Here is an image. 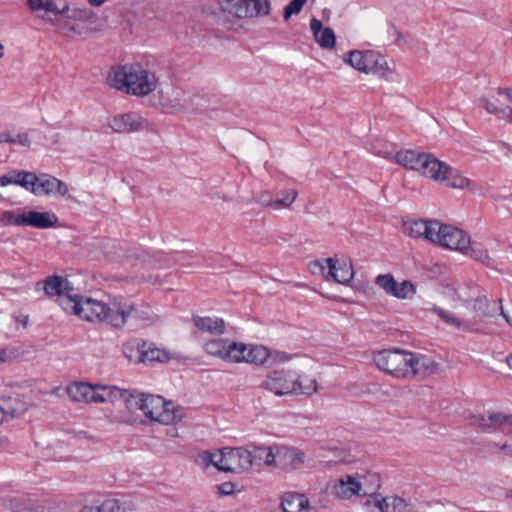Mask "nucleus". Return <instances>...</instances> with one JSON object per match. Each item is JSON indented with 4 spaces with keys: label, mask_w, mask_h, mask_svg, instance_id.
<instances>
[{
    "label": "nucleus",
    "mask_w": 512,
    "mask_h": 512,
    "mask_svg": "<svg viewBox=\"0 0 512 512\" xmlns=\"http://www.w3.org/2000/svg\"><path fill=\"white\" fill-rule=\"evenodd\" d=\"M402 232L410 238L427 241L434 246L460 253L479 262L489 259L487 249L481 243L472 241L466 231L437 219L407 220L402 224Z\"/></svg>",
    "instance_id": "1"
},
{
    "label": "nucleus",
    "mask_w": 512,
    "mask_h": 512,
    "mask_svg": "<svg viewBox=\"0 0 512 512\" xmlns=\"http://www.w3.org/2000/svg\"><path fill=\"white\" fill-rule=\"evenodd\" d=\"M107 83L125 94L145 97L158 88V77L139 63H126L111 68Z\"/></svg>",
    "instance_id": "2"
},
{
    "label": "nucleus",
    "mask_w": 512,
    "mask_h": 512,
    "mask_svg": "<svg viewBox=\"0 0 512 512\" xmlns=\"http://www.w3.org/2000/svg\"><path fill=\"white\" fill-rule=\"evenodd\" d=\"M307 270L327 283L340 286H350L355 277L353 260L349 255L340 252L309 261Z\"/></svg>",
    "instance_id": "3"
},
{
    "label": "nucleus",
    "mask_w": 512,
    "mask_h": 512,
    "mask_svg": "<svg viewBox=\"0 0 512 512\" xmlns=\"http://www.w3.org/2000/svg\"><path fill=\"white\" fill-rule=\"evenodd\" d=\"M419 175L450 189L470 193L478 191V185L474 180L431 153L426 154Z\"/></svg>",
    "instance_id": "4"
},
{
    "label": "nucleus",
    "mask_w": 512,
    "mask_h": 512,
    "mask_svg": "<svg viewBox=\"0 0 512 512\" xmlns=\"http://www.w3.org/2000/svg\"><path fill=\"white\" fill-rule=\"evenodd\" d=\"M342 61L353 70L365 75H377L392 82L398 74L396 66L386 56L373 49H353L343 54Z\"/></svg>",
    "instance_id": "5"
},
{
    "label": "nucleus",
    "mask_w": 512,
    "mask_h": 512,
    "mask_svg": "<svg viewBox=\"0 0 512 512\" xmlns=\"http://www.w3.org/2000/svg\"><path fill=\"white\" fill-rule=\"evenodd\" d=\"M71 290H44L48 297H56V302L66 311L77 315L79 318L93 322L102 321L108 318L110 307L91 298H83L78 295H71Z\"/></svg>",
    "instance_id": "6"
},
{
    "label": "nucleus",
    "mask_w": 512,
    "mask_h": 512,
    "mask_svg": "<svg viewBox=\"0 0 512 512\" xmlns=\"http://www.w3.org/2000/svg\"><path fill=\"white\" fill-rule=\"evenodd\" d=\"M412 352L393 348L373 352L372 361L385 374L398 380L410 381Z\"/></svg>",
    "instance_id": "7"
},
{
    "label": "nucleus",
    "mask_w": 512,
    "mask_h": 512,
    "mask_svg": "<svg viewBox=\"0 0 512 512\" xmlns=\"http://www.w3.org/2000/svg\"><path fill=\"white\" fill-rule=\"evenodd\" d=\"M291 395L311 396L318 392V374L314 361L307 356L295 355L291 361Z\"/></svg>",
    "instance_id": "8"
},
{
    "label": "nucleus",
    "mask_w": 512,
    "mask_h": 512,
    "mask_svg": "<svg viewBox=\"0 0 512 512\" xmlns=\"http://www.w3.org/2000/svg\"><path fill=\"white\" fill-rule=\"evenodd\" d=\"M202 460L206 465L212 464L219 471L241 472L251 468L253 456L243 448H224L216 452H204Z\"/></svg>",
    "instance_id": "9"
},
{
    "label": "nucleus",
    "mask_w": 512,
    "mask_h": 512,
    "mask_svg": "<svg viewBox=\"0 0 512 512\" xmlns=\"http://www.w3.org/2000/svg\"><path fill=\"white\" fill-rule=\"evenodd\" d=\"M144 415L164 425L174 424L184 417V409L158 395H146Z\"/></svg>",
    "instance_id": "10"
},
{
    "label": "nucleus",
    "mask_w": 512,
    "mask_h": 512,
    "mask_svg": "<svg viewBox=\"0 0 512 512\" xmlns=\"http://www.w3.org/2000/svg\"><path fill=\"white\" fill-rule=\"evenodd\" d=\"M292 368L291 363H286L284 366L274 369L266 373L263 377L258 379V388L263 394L274 396L291 395L292 387Z\"/></svg>",
    "instance_id": "11"
},
{
    "label": "nucleus",
    "mask_w": 512,
    "mask_h": 512,
    "mask_svg": "<svg viewBox=\"0 0 512 512\" xmlns=\"http://www.w3.org/2000/svg\"><path fill=\"white\" fill-rule=\"evenodd\" d=\"M26 4L32 13L44 11L46 14L53 15L55 19H50V23L58 26L66 35L78 33L76 28L69 23L70 17H67V14L70 11V6L68 3L59 6L57 0H27Z\"/></svg>",
    "instance_id": "12"
},
{
    "label": "nucleus",
    "mask_w": 512,
    "mask_h": 512,
    "mask_svg": "<svg viewBox=\"0 0 512 512\" xmlns=\"http://www.w3.org/2000/svg\"><path fill=\"white\" fill-rule=\"evenodd\" d=\"M110 386L91 385L85 382H74L67 386V394L74 402L104 403L109 401Z\"/></svg>",
    "instance_id": "13"
},
{
    "label": "nucleus",
    "mask_w": 512,
    "mask_h": 512,
    "mask_svg": "<svg viewBox=\"0 0 512 512\" xmlns=\"http://www.w3.org/2000/svg\"><path fill=\"white\" fill-rule=\"evenodd\" d=\"M294 358L295 355L267 346H258V379L286 363H291Z\"/></svg>",
    "instance_id": "14"
},
{
    "label": "nucleus",
    "mask_w": 512,
    "mask_h": 512,
    "mask_svg": "<svg viewBox=\"0 0 512 512\" xmlns=\"http://www.w3.org/2000/svg\"><path fill=\"white\" fill-rule=\"evenodd\" d=\"M223 19L231 24L244 20L252 15V5L256 0H214Z\"/></svg>",
    "instance_id": "15"
},
{
    "label": "nucleus",
    "mask_w": 512,
    "mask_h": 512,
    "mask_svg": "<svg viewBox=\"0 0 512 512\" xmlns=\"http://www.w3.org/2000/svg\"><path fill=\"white\" fill-rule=\"evenodd\" d=\"M382 158L393 161L406 170L419 174L427 152L417 149H401L396 153H379Z\"/></svg>",
    "instance_id": "16"
},
{
    "label": "nucleus",
    "mask_w": 512,
    "mask_h": 512,
    "mask_svg": "<svg viewBox=\"0 0 512 512\" xmlns=\"http://www.w3.org/2000/svg\"><path fill=\"white\" fill-rule=\"evenodd\" d=\"M30 190L33 194L38 196L58 194L66 196L68 194V186L61 180L50 175L37 176V180L32 181Z\"/></svg>",
    "instance_id": "17"
},
{
    "label": "nucleus",
    "mask_w": 512,
    "mask_h": 512,
    "mask_svg": "<svg viewBox=\"0 0 512 512\" xmlns=\"http://www.w3.org/2000/svg\"><path fill=\"white\" fill-rule=\"evenodd\" d=\"M143 118L135 113L119 114L108 120V126L116 133H132L144 128Z\"/></svg>",
    "instance_id": "18"
},
{
    "label": "nucleus",
    "mask_w": 512,
    "mask_h": 512,
    "mask_svg": "<svg viewBox=\"0 0 512 512\" xmlns=\"http://www.w3.org/2000/svg\"><path fill=\"white\" fill-rule=\"evenodd\" d=\"M145 399L146 395L138 393L137 391L122 390L115 386H110L109 389L108 402H113L114 400L122 401L126 409L130 412H135L136 410H141L143 412Z\"/></svg>",
    "instance_id": "19"
},
{
    "label": "nucleus",
    "mask_w": 512,
    "mask_h": 512,
    "mask_svg": "<svg viewBox=\"0 0 512 512\" xmlns=\"http://www.w3.org/2000/svg\"><path fill=\"white\" fill-rule=\"evenodd\" d=\"M360 484L355 475H343L335 480L332 486V493L341 500H350L360 496Z\"/></svg>",
    "instance_id": "20"
},
{
    "label": "nucleus",
    "mask_w": 512,
    "mask_h": 512,
    "mask_svg": "<svg viewBox=\"0 0 512 512\" xmlns=\"http://www.w3.org/2000/svg\"><path fill=\"white\" fill-rule=\"evenodd\" d=\"M411 362L410 381L423 378L439 371V363L424 355H418L412 352Z\"/></svg>",
    "instance_id": "21"
},
{
    "label": "nucleus",
    "mask_w": 512,
    "mask_h": 512,
    "mask_svg": "<svg viewBox=\"0 0 512 512\" xmlns=\"http://www.w3.org/2000/svg\"><path fill=\"white\" fill-rule=\"evenodd\" d=\"M366 503L379 512H405L408 506L406 500L394 495L382 497L378 494L368 498Z\"/></svg>",
    "instance_id": "22"
},
{
    "label": "nucleus",
    "mask_w": 512,
    "mask_h": 512,
    "mask_svg": "<svg viewBox=\"0 0 512 512\" xmlns=\"http://www.w3.org/2000/svg\"><path fill=\"white\" fill-rule=\"evenodd\" d=\"M310 29L315 42L325 50H333L336 47V35L329 27H324L316 18L310 20Z\"/></svg>",
    "instance_id": "23"
},
{
    "label": "nucleus",
    "mask_w": 512,
    "mask_h": 512,
    "mask_svg": "<svg viewBox=\"0 0 512 512\" xmlns=\"http://www.w3.org/2000/svg\"><path fill=\"white\" fill-rule=\"evenodd\" d=\"M479 425L489 431L512 434V415L492 413L480 419Z\"/></svg>",
    "instance_id": "24"
},
{
    "label": "nucleus",
    "mask_w": 512,
    "mask_h": 512,
    "mask_svg": "<svg viewBox=\"0 0 512 512\" xmlns=\"http://www.w3.org/2000/svg\"><path fill=\"white\" fill-rule=\"evenodd\" d=\"M58 224V217L53 212H24V226H31L38 229L55 227Z\"/></svg>",
    "instance_id": "25"
},
{
    "label": "nucleus",
    "mask_w": 512,
    "mask_h": 512,
    "mask_svg": "<svg viewBox=\"0 0 512 512\" xmlns=\"http://www.w3.org/2000/svg\"><path fill=\"white\" fill-rule=\"evenodd\" d=\"M280 505L283 512H309L310 510L308 498L296 492H285L281 497Z\"/></svg>",
    "instance_id": "26"
},
{
    "label": "nucleus",
    "mask_w": 512,
    "mask_h": 512,
    "mask_svg": "<svg viewBox=\"0 0 512 512\" xmlns=\"http://www.w3.org/2000/svg\"><path fill=\"white\" fill-rule=\"evenodd\" d=\"M37 180V175L23 170H11L8 173L1 176V186L5 187L8 185H19L26 190H30L32 181Z\"/></svg>",
    "instance_id": "27"
},
{
    "label": "nucleus",
    "mask_w": 512,
    "mask_h": 512,
    "mask_svg": "<svg viewBox=\"0 0 512 512\" xmlns=\"http://www.w3.org/2000/svg\"><path fill=\"white\" fill-rule=\"evenodd\" d=\"M256 356L253 349L243 343H236L229 340L224 360L230 362H255Z\"/></svg>",
    "instance_id": "28"
},
{
    "label": "nucleus",
    "mask_w": 512,
    "mask_h": 512,
    "mask_svg": "<svg viewBox=\"0 0 512 512\" xmlns=\"http://www.w3.org/2000/svg\"><path fill=\"white\" fill-rule=\"evenodd\" d=\"M357 482L360 484V496L371 498L378 495L376 491L381 486L380 475L376 472H367L365 474H356Z\"/></svg>",
    "instance_id": "29"
},
{
    "label": "nucleus",
    "mask_w": 512,
    "mask_h": 512,
    "mask_svg": "<svg viewBox=\"0 0 512 512\" xmlns=\"http://www.w3.org/2000/svg\"><path fill=\"white\" fill-rule=\"evenodd\" d=\"M145 340L140 338L130 339L122 344V353L125 358L134 364H143Z\"/></svg>",
    "instance_id": "30"
},
{
    "label": "nucleus",
    "mask_w": 512,
    "mask_h": 512,
    "mask_svg": "<svg viewBox=\"0 0 512 512\" xmlns=\"http://www.w3.org/2000/svg\"><path fill=\"white\" fill-rule=\"evenodd\" d=\"M279 454L282 455L281 463L284 465V468L289 467L293 470L300 469L307 462V456L305 452L299 449L282 447L279 450Z\"/></svg>",
    "instance_id": "31"
},
{
    "label": "nucleus",
    "mask_w": 512,
    "mask_h": 512,
    "mask_svg": "<svg viewBox=\"0 0 512 512\" xmlns=\"http://www.w3.org/2000/svg\"><path fill=\"white\" fill-rule=\"evenodd\" d=\"M23 403L13 397L0 398V423L20 416L24 412Z\"/></svg>",
    "instance_id": "32"
},
{
    "label": "nucleus",
    "mask_w": 512,
    "mask_h": 512,
    "mask_svg": "<svg viewBox=\"0 0 512 512\" xmlns=\"http://www.w3.org/2000/svg\"><path fill=\"white\" fill-rule=\"evenodd\" d=\"M279 446H265L258 447V462L269 468H282L284 465L281 463L282 455L279 454Z\"/></svg>",
    "instance_id": "33"
},
{
    "label": "nucleus",
    "mask_w": 512,
    "mask_h": 512,
    "mask_svg": "<svg viewBox=\"0 0 512 512\" xmlns=\"http://www.w3.org/2000/svg\"><path fill=\"white\" fill-rule=\"evenodd\" d=\"M298 193L295 189H286L281 191L275 198L263 201V205L273 210L287 209L297 199Z\"/></svg>",
    "instance_id": "34"
},
{
    "label": "nucleus",
    "mask_w": 512,
    "mask_h": 512,
    "mask_svg": "<svg viewBox=\"0 0 512 512\" xmlns=\"http://www.w3.org/2000/svg\"><path fill=\"white\" fill-rule=\"evenodd\" d=\"M194 325L203 332L211 334H222L225 330V322L221 318L212 319L210 317L193 318Z\"/></svg>",
    "instance_id": "35"
},
{
    "label": "nucleus",
    "mask_w": 512,
    "mask_h": 512,
    "mask_svg": "<svg viewBox=\"0 0 512 512\" xmlns=\"http://www.w3.org/2000/svg\"><path fill=\"white\" fill-rule=\"evenodd\" d=\"M321 296L329 301L339 304H353L358 302L355 290H326Z\"/></svg>",
    "instance_id": "36"
},
{
    "label": "nucleus",
    "mask_w": 512,
    "mask_h": 512,
    "mask_svg": "<svg viewBox=\"0 0 512 512\" xmlns=\"http://www.w3.org/2000/svg\"><path fill=\"white\" fill-rule=\"evenodd\" d=\"M168 353L162 349L155 347L152 343L145 341L143 364H152L155 362L168 361Z\"/></svg>",
    "instance_id": "37"
},
{
    "label": "nucleus",
    "mask_w": 512,
    "mask_h": 512,
    "mask_svg": "<svg viewBox=\"0 0 512 512\" xmlns=\"http://www.w3.org/2000/svg\"><path fill=\"white\" fill-rule=\"evenodd\" d=\"M482 106L488 113L502 115L503 117L509 110V107L497 95L483 99Z\"/></svg>",
    "instance_id": "38"
},
{
    "label": "nucleus",
    "mask_w": 512,
    "mask_h": 512,
    "mask_svg": "<svg viewBox=\"0 0 512 512\" xmlns=\"http://www.w3.org/2000/svg\"><path fill=\"white\" fill-rule=\"evenodd\" d=\"M136 312L137 309L134 305H128L123 308H119L115 314H111L110 311L107 319L110 320V323L114 327H122L127 322V319Z\"/></svg>",
    "instance_id": "39"
},
{
    "label": "nucleus",
    "mask_w": 512,
    "mask_h": 512,
    "mask_svg": "<svg viewBox=\"0 0 512 512\" xmlns=\"http://www.w3.org/2000/svg\"><path fill=\"white\" fill-rule=\"evenodd\" d=\"M134 508L131 503H121L117 499H107L98 505V512H132Z\"/></svg>",
    "instance_id": "40"
},
{
    "label": "nucleus",
    "mask_w": 512,
    "mask_h": 512,
    "mask_svg": "<svg viewBox=\"0 0 512 512\" xmlns=\"http://www.w3.org/2000/svg\"><path fill=\"white\" fill-rule=\"evenodd\" d=\"M228 343L229 340L226 339H212L205 344L204 349L208 354L224 360Z\"/></svg>",
    "instance_id": "41"
},
{
    "label": "nucleus",
    "mask_w": 512,
    "mask_h": 512,
    "mask_svg": "<svg viewBox=\"0 0 512 512\" xmlns=\"http://www.w3.org/2000/svg\"><path fill=\"white\" fill-rule=\"evenodd\" d=\"M41 285H43L42 288H70V283L67 277L59 275H52L43 281H39L36 288H40Z\"/></svg>",
    "instance_id": "42"
},
{
    "label": "nucleus",
    "mask_w": 512,
    "mask_h": 512,
    "mask_svg": "<svg viewBox=\"0 0 512 512\" xmlns=\"http://www.w3.org/2000/svg\"><path fill=\"white\" fill-rule=\"evenodd\" d=\"M0 220L5 225L24 226V212L16 214L10 210L4 211L0 216Z\"/></svg>",
    "instance_id": "43"
},
{
    "label": "nucleus",
    "mask_w": 512,
    "mask_h": 512,
    "mask_svg": "<svg viewBox=\"0 0 512 512\" xmlns=\"http://www.w3.org/2000/svg\"><path fill=\"white\" fill-rule=\"evenodd\" d=\"M464 305L482 315H486L489 313V302L485 297H476L473 301L465 300Z\"/></svg>",
    "instance_id": "44"
},
{
    "label": "nucleus",
    "mask_w": 512,
    "mask_h": 512,
    "mask_svg": "<svg viewBox=\"0 0 512 512\" xmlns=\"http://www.w3.org/2000/svg\"><path fill=\"white\" fill-rule=\"evenodd\" d=\"M308 0H292L285 8L283 17L288 21L293 15H298Z\"/></svg>",
    "instance_id": "45"
},
{
    "label": "nucleus",
    "mask_w": 512,
    "mask_h": 512,
    "mask_svg": "<svg viewBox=\"0 0 512 512\" xmlns=\"http://www.w3.org/2000/svg\"><path fill=\"white\" fill-rule=\"evenodd\" d=\"M375 284L379 288H396L397 281L394 276L390 273L380 274L375 279Z\"/></svg>",
    "instance_id": "46"
},
{
    "label": "nucleus",
    "mask_w": 512,
    "mask_h": 512,
    "mask_svg": "<svg viewBox=\"0 0 512 512\" xmlns=\"http://www.w3.org/2000/svg\"><path fill=\"white\" fill-rule=\"evenodd\" d=\"M434 311L441 317L443 321H445L447 324L455 326L457 328L461 327V322L452 314L448 313L447 311L443 309H437L435 308Z\"/></svg>",
    "instance_id": "47"
},
{
    "label": "nucleus",
    "mask_w": 512,
    "mask_h": 512,
    "mask_svg": "<svg viewBox=\"0 0 512 512\" xmlns=\"http://www.w3.org/2000/svg\"><path fill=\"white\" fill-rule=\"evenodd\" d=\"M391 297L398 299H412L415 290H385Z\"/></svg>",
    "instance_id": "48"
},
{
    "label": "nucleus",
    "mask_w": 512,
    "mask_h": 512,
    "mask_svg": "<svg viewBox=\"0 0 512 512\" xmlns=\"http://www.w3.org/2000/svg\"><path fill=\"white\" fill-rule=\"evenodd\" d=\"M220 495H230L234 491V485L231 482H225L217 486Z\"/></svg>",
    "instance_id": "49"
},
{
    "label": "nucleus",
    "mask_w": 512,
    "mask_h": 512,
    "mask_svg": "<svg viewBox=\"0 0 512 512\" xmlns=\"http://www.w3.org/2000/svg\"><path fill=\"white\" fill-rule=\"evenodd\" d=\"M270 12V3L268 0H258V15H268Z\"/></svg>",
    "instance_id": "50"
},
{
    "label": "nucleus",
    "mask_w": 512,
    "mask_h": 512,
    "mask_svg": "<svg viewBox=\"0 0 512 512\" xmlns=\"http://www.w3.org/2000/svg\"><path fill=\"white\" fill-rule=\"evenodd\" d=\"M497 96L504 102H512V91L511 89H500Z\"/></svg>",
    "instance_id": "51"
},
{
    "label": "nucleus",
    "mask_w": 512,
    "mask_h": 512,
    "mask_svg": "<svg viewBox=\"0 0 512 512\" xmlns=\"http://www.w3.org/2000/svg\"><path fill=\"white\" fill-rule=\"evenodd\" d=\"M15 139H16V143H18L22 146H25V147H29L31 144V141H30L27 133L18 134Z\"/></svg>",
    "instance_id": "52"
},
{
    "label": "nucleus",
    "mask_w": 512,
    "mask_h": 512,
    "mask_svg": "<svg viewBox=\"0 0 512 512\" xmlns=\"http://www.w3.org/2000/svg\"><path fill=\"white\" fill-rule=\"evenodd\" d=\"M2 136H3L2 143L3 142L16 143V139L14 137H12L9 133H2Z\"/></svg>",
    "instance_id": "53"
},
{
    "label": "nucleus",
    "mask_w": 512,
    "mask_h": 512,
    "mask_svg": "<svg viewBox=\"0 0 512 512\" xmlns=\"http://www.w3.org/2000/svg\"><path fill=\"white\" fill-rule=\"evenodd\" d=\"M16 321L21 323L23 326H27L29 317L28 315H20L16 318Z\"/></svg>",
    "instance_id": "54"
},
{
    "label": "nucleus",
    "mask_w": 512,
    "mask_h": 512,
    "mask_svg": "<svg viewBox=\"0 0 512 512\" xmlns=\"http://www.w3.org/2000/svg\"><path fill=\"white\" fill-rule=\"evenodd\" d=\"M80 512H98V506L85 505Z\"/></svg>",
    "instance_id": "55"
},
{
    "label": "nucleus",
    "mask_w": 512,
    "mask_h": 512,
    "mask_svg": "<svg viewBox=\"0 0 512 512\" xmlns=\"http://www.w3.org/2000/svg\"><path fill=\"white\" fill-rule=\"evenodd\" d=\"M400 288H414V285L410 281L405 280L400 284Z\"/></svg>",
    "instance_id": "56"
},
{
    "label": "nucleus",
    "mask_w": 512,
    "mask_h": 512,
    "mask_svg": "<svg viewBox=\"0 0 512 512\" xmlns=\"http://www.w3.org/2000/svg\"><path fill=\"white\" fill-rule=\"evenodd\" d=\"M116 420L118 422H124V423H129L132 421V419L130 417H120V418H116Z\"/></svg>",
    "instance_id": "57"
},
{
    "label": "nucleus",
    "mask_w": 512,
    "mask_h": 512,
    "mask_svg": "<svg viewBox=\"0 0 512 512\" xmlns=\"http://www.w3.org/2000/svg\"><path fill=\"white\" fill-rule=\"evenodd\" d=\"M374 153L380 157H382L379 153H393L392 151H389V150H374Z\"/></svg>",
    "instance_id": "58"
},
{
    "label": "nucleus",
    "mask_w": 512,
    "mask_h": 512,
    "mask_svg": "<svg viewBox=\"0 0 512 512\" xmlns=\"http://www.w3.org/2000/svg\"><path fill=\"white\" fill-rule=\"evenodd\" d=\"M504 117H507L512 122V109L509 108Z\"/></svg>",
    "instance_id": "59"
},
{
    "label": "nucleus",
    "mask_w": 512,
    "mask_h": 512,
    "mask_svg": "<svg viewBox=\"0 0 512 512\" xmlns=\"http://www.w3.org/2000/svg\"><path fill=\"white\" fill-rule=\"evenodd\" d=\"M3 45L0 43V59L3 57Z\"/></svg>",
    "instance_id": "60"
},
{
    "label": "nucleus",
    "mask_w": 512,
    "mask_h": 512,
    "mask_svg": "<svg viewBox=\"0 0 512 512\" xmlns=\"http://www.w3.org/2000/svg\"><path fill=\"white\" fill-rule=\"evenodd\" d=\"M148 283H149V284H151V285H158V284H160V283H159V282H157V281H149Z\"/></svg>",
    "instance_id": "61"
},
{
    "label": "nucleus",
    "mask_w": 512,
    "mask_h": 512,
    "mask_svg": "<svg viewBox=\"0 0 512 512\" xmlns=\"http://www.w3.org/2000/svg\"><path fill=\"white\" fill-rule=\"evenodd\" d=\"M2 361H4V357H3V353H2V352H0V363H1Z\"/></svg>",
    "instance_id": "62"
},
{
    "label": "nucleus",
    "mask_w": 512,
    "mask_h": 512,
    "mask_svg": "<svg viewBox=\"0 0 512 512\" xmlns=\"http://www.w3.org/2000/svg\"><path fill=\"white\" fill-rule=\"evenodd\" d=\"M2 139H3V136H2V133L0 132V143H2Z\"/></svg>",
    "instance_id": "63"
},
{
    "label": "nucleus",
    "mask_w": 512,
    "mask_h": 512,
    "mask_svg": "<svg viewBox=\"0 0 512 512\" xmlns=\"http://www.w3.org/2000/svg\"><path fill=\"white\" fill-rule=\"evenodd\" d=\"M80 434L86 436V432H84V431H81Z\"/></svg>",
    "instance_id": "64"
}]
</instances>
